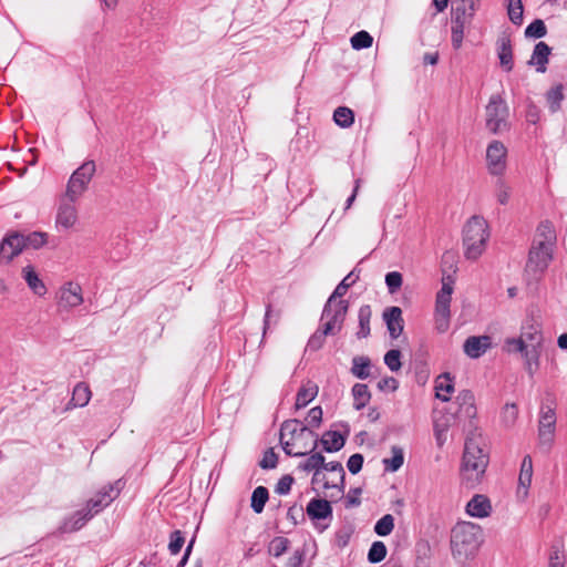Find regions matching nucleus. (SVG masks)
I'll return each instance as SVG.
<instances>
[{
	"label": "nucleus",
	"instance_id": "1",
	"mask_svg": "<svg viewBox=\"0 0 567 567\" xmlns=\"http://www.w3.org/2000/svg\"><path fill=\"white\" fill-rule=\"evenodd\" d=\"M125 483L117 480L103 486L96 492L95 496L86 502L84 508L76 511L72 516L68 517L60 526L62 533H72L82 528L94 515L109 506L118 497Z\"/></svg>",
	"mask_w": 567,
	"mask_h": 567
},
{
	"label": "nucleus",
	"instance_id": "2",
	"mask_svg": "<svg viewBox=\"0 0 567 567\" xmlns=\"http://www.w3.org/2000/svg\"><path fill=\"white\" fill-rule=\"evenodd\" d=\"M483 439L478 435L468 436L465 441L461 464V481L467 488L476 487L488 465V454L482 447Z\"/></svg>",
	"mask_w": 567,
	"mask_h": 567
},
{
	"label": "nucleus",
	"instance_id": "3",
	"mask_svg": "<svg viewBox=\"0 0 567 567\" xmlns=\"http://www.w3.org/2000/svg\"><path fill=\"white\" fill-rule=\"evenodd\" d=\"M483 543V530L471 522L457 523L451 530V550L455 558L474 557Z\"/></svg>",
	"mask_w": 567,
	"mask_h": 567
},
{
	"label": "nucleus",
	"instance_id": "4",
	"mask_svg": "<svg viewBox=\"0 0 567 567\" xmlns=\"http://www.w3.org/2000/svg\"><path fill=\"white\" fill-rule=\"evenodd\" d=\"M489 237L488 225L481 216H472L463 229V245L467 259H477L485 249Z\"/></svg>",
	"mask_w": 567,
	"mask_h": 567
},
{
	"label": "nucleus",
	"instance_id": "5",
	"mask_svg": "<svg viewBox=\"0 0 567 567\" xmlns=\"http://www.w3.org/2000/svg\"><path fill=\"white\" fill-rule=\"evenodd\" d=\"M511 113L501 94H493L485 106V127L493 135H502L511 130Z\"/></svg>",
	"mask_w": 567,
	"mask_h": 567
},
{
	"label": "nucleus",
	"instance_id": "6",
	"mask_svg": "<svg viewBox=\"0 0 567 567\" xmlns=\"http://www.w3.org/2000/svg\"><path fill=\"white\" fill-rule=\"evenodd\" d=\"M553 260V248L542 243H532L525 266L528 282L538 281Z\"/></svg>",
	"mask_w": 567,
	"mask_h": 567
},
{
	"label": "nucleus",
	"instance_id": "7",
	"mask_svg": "<svg viewBox=\"0 0 567 567\" xmlns=\"http://www.w3.org/2000/svg\"><path fill=\"white\" fill-rule=\"evenodd\" d=\"M96 166L94 161L84 162L76 168L66 185L65 194L71 200H78L86 192L89 184L94 176Z\"/></svg>",
	"mask_w": 567,
	"mask_h": 567
},
{
	"label": "nucleus",
	"instance_id": "8",
	"mask_svg": "<svg viewBox=\"0 0 567 567\" xmlns=\"http://www.w3.org/2000/svg\"><path fill=\"white\" fill-rule=\"evenodd\" d=\"M556 429V412L553 400H546L540 406L538 437L542 444H550Z\"/></svg>",
	"mask_w": 567,
	"mask_h": 567
},
{
	"label": "nucleus",
	"instance_id": "9",
	"mask_svg": "<svg viewBox=\"0 0 567 567\" xmlns=\"http://www.w3.org/2000/svg\"><path fill=\"white\" fill-rule=\"evenodd\" d=\"M507 148L501 141H492L486 150L487 171L493 176H502L506 171Z\"/></svg>",
	"mask_w": 567,
	"mask_h": 567
},
{
	"label": "nucleus",
	"instance_id": "10",
	"mask_svg": "<svg viewBox=\"0 0 567 567\" xmlns=\"http://www.w3.org/2000/svg\"><path fill=\"white\" fill-rule=\"evenodd\" d=\"M21 231H10L0 243V262L9 264L24 249Z\"/></svg>",
	"mask_w": 567,
	"mask_h": 567
},
{
	"label": "nucleus",
	"instance_id": "11",
	"mask_svg": "<svg viewBox=\"0 0 567 567\" xmlns=\"http://www.w3.org/2000/svg\"><path fill=\"white\" fill-rule=\"evenodd\" d=\"M349 309V301L348 300H338L336 305L332 306V311L329 317H323L322 319L327 318V322L322 326L321 331L329 334H336L339 332L342 328L343 321L346 319V316L348 313Z\"/></svg>",
	"mask_w": 567,
	"mask_h": 567
},
{
	"label": "nucleus",
	"instance_id": "12",
	"mask_svg": "<svg viewBox=\"0 0 567 567\" xmlns=\"http://www.w3.org/2000/svg\"><path fill=\"white\" fill-rule=\"evenodd\" d=\"M75 202L68 198L66 194L61 198L55 220L58 227L69 229L74 226L78 220Z\"/></svg>",
	"mask_w": 567,
	"mask_h": 567
},
{
	"label": "nucleus",
	"instance_id": "13",
	"mask_svg": "<svg viewBox=\"0 0 567 567\" xmlns=\"http://www.w3.org/2000/svg\"><path fill=\"white\" fill-rule=\"evenodd\" d=\"M83 302L82 288L79 284L66 282L60 289L59 306L70 309Z\"/></svg>",
	"mask_w": 567,
	"mask_h": 567
},
{
	"label": "nucleus",
	"instance_id": "14",
	"mask_svg": "<svg viewBox=\"0 0 567 567\" xmlns=\"http://www.w3.org/2000/svg\"><path fill=\"white\" fill-rule=\"evenodd\" d=\"M383 320L385 321L389 334L392 339H398L403 332L404 320L402 309L396 306L388 307L383 311Z\"/></svg>",
	"mask_w": 567,
	"mask_h": 567
},
{
	"label": "nucleus",
	"instance_id": "15",
	"mask_svg": "<svg viewBox=\"0 0 567 567\" xmlns=\"http://www.w3.org/2000/svg\"><path fill=\"white\" fill-rule=\"evenodd\" d=\"M315 437L310 452H313L319 443L327 453L338 452L346 444V437L338 431H327L320 440H318L317 435Z\"/></svg>",
	"mask_w": 567,
	"mask_h": 567
},
{
	"label": "nucleus",
	"instance_id": "16",
	"mask_svg": "<svg viewBox=\"0 0 567 567\" xmlns=\"http://www.w3.org/2000/svg\"><path fill=\"white\" fill-rule=\"evenodd\" d=\"M491 347V337L488 336H471L464 344L463 350L465 354L472 359L482 357L486 350Z\"/></svg>",
	"mask_w": 567,
	"mask_h": 567
},
{
	"label": "nucleus",
	"instance_id": "17",
	"mask_svg": "<svg viewBox=\"0 0 567 567\" xmlns=\"http://www.w3.org/2000/svg\"><path fill=\"white\" fill-rule=\"evenodd\" d=\"M306 512L308 517L313 522L332 518L331 503L323 498H312L308 503Z\"/></svg>",
	"mask_w": 567,
	"mask_h": 567
},
{
	"label": "nucleus",
	"instance_id": "18",
	"mask_svg": "<svg viewBox=\"0 0 567 567\" xmlns=\"http://www.w3.org/2000/svg\"><path fill=\"white\" fill-rule=\"evenodd\" d=\"M458 405L457 413L467 419L476 416L475 396L471 390H462L455 398Z\"/></svg>",
	"mask_w": 567,
	"mask_h": 567
},
{
	"label": "nucleus",
	"instance_id": "19",
	"mask_svg": "<svg viewBox=\"0 0 567 567\" xmlns=\"http://www.w3.org/2000/svg\"><path fill=\"white\" fill-rule=\"evenodd\" d=\"M492 506L489 499L482 494H476L466 505V512L473 517H487L491 514Z\"/></svg>",
	"mask_w": 567,
	"mask_h": 567
},
{
	"label": "nucleus",
	"instance_id": "20",
	"mask_svg": "<svg viewBox=\"0 0 567 567\" xmlns=\"http://www.w3.org/2000/svg\"><path fill=\"white\" fill-rule=\"evenodd\" d=\"M454 278L451 274H446V270L443 269L442 277V288L436 293L435 306H439L442 311L446 309V307L451 306V296L453 292Z\"/></svg>",
	"mask_w": 567,
	"mask_h": 567
},
{
	"label": "nucleus",
	"instance_id": "21",
	"mask_svg": "<svg viewBox=\"0 0 567 567\" xmlns=\"http://www.w3.org/2000/svg\"><path fill=\"white\" fill-rule=\"evenodd\" d=\"M21 274L28 287L32 290L34 295L42 297L47 293V287L43 280L39 277L33 266L28 265L23 267Z\"/></svg>",
	"mask_w": 567,
	"mask_h": 567
},
{
	"label": "nucleus",
	"instance_id": "22",
	"mask_svg": "<svg viewBox=\"0 0 567 567\" xmlns=\"http://www.w3.org/2000/svg\"><path fill=\"white\" fill-rule=\"evenodd\" d=\"M476 11V3L474 0H462V2L454 9L452 22L460 24H468Z\"/></svg>",
	"mask_w": 567,
	"mask_h": 567
},
{
	"label": "nucleus",
	"instance_id": "23",
	"mask_svg": "<svg viewBox=\"0 0 567 567\" xmlns=\"http://www.w3.org/2000/svg\"><path fill=\"white\" fill-rule=\"evenodd\" d=\"M353 272L346 276L341 282L336 287L332 295L328 298V301L323 308V317H329L332 311V306L336 305L337 298H341L347 293V290L355 282V278L352 279Z\"/></svg>",
	"mask_w": 567,
	"mask_h": 567
},
{
	"label": "nucleus",
	"instance_id": "24",
	"mask_svg": "<svg viewBox=\"0 0 567 567\" xmlns=\"http://www.w3.org/2000/svg\"><path fill=\"white\" fill-rule=\"evenodd\" d=\"M91 395L90 386L85 382H79L73 389L72 398L66 404L65 410L85 406L89 403Z\"/></svg>",
	"mask_w": 567,
	"mask_h": 567
},
{
	"label": "nucleus",
	"instance_id": "25",
	"mask_svg": "<svg viewBox=\"0 0 567 567\" xmlns=\"http://www.w3.org/2000/svg\"><path fill=\"white\" fill-rule=\"evenodd\" d=\"M305 433L316 436V433L311 431L307 425L297 419L287 420L281 424L280 434L281 436L290 435L291 440H295Z\"/></svg>",
	"mask_w": 567,
	"mask_h": 567
},
{
	"label": "nucleus",
	"instance_id": "26",
	"mask_svg": "<svg viewBox=\"0 0 567 567\" xmlns=\"http://www.w3.org/2000/svg\"><path fill=\"white\" fill-rule=\"evenodd\" d=\"M556 231L554 229L551 221H540V224L537 226L536 235L533 243H542L545 246L553 248L556 244Z\"/></svg>",
	"mask_w": 567,
	"mask_h": 567
},
{
	"label": "nucleus",
	"instance_id": "27",
	"mask_svg": "<svg viewBox=\"0 0 567 567\" xmlns=\"http://www.w3.org/2000/svg\"><path fill=\"white\" fill-rule=\"evenodd\" d=\"M497 52L501 65L508 71L513 68V52L509 35L503 33L497 40Z\"/></svg>",
	"mask_w": 567,
	"mask_h": 567
},
{
	"label": "nucleus",
	"instance_id": "28",
	"mask_svg": "<svg viewBox=\"0 0 567 567\" xmlns=\"http://www.w3.org/2000/svg\"><path fill=\"white\" fill-rule=\"evenodd\" d=\"M436 398L442 400L443 402L450 401V395L454 391L453 379L449 372H445L437 377L436 384Z\"/></svg>",
	"mask_w": 567,
	"mask_h": 567
},
{
	"label": "nucleus",
	"instance_id": "29",
	"mask_svg": "<svg viewBox=\"0 0 567 567\" xmlns=\"http://www.w3.org/2000/svg\"><path fill=\"white\" fill-rule=\"evenodd\" d=\"M549 54L550 48L545 42H538L535 45L534 52L528 63L533 66H536V71H545V64L547 63Z\"/></svg>",
	"mask_w": 567,
	"mask_h": 567
},
{
	"label": "nucleus",
	"instance_id": "30",
	"mask_svg": "<svg viewBox=\"0 0 567 567\" xmlns=\"http://www.w3.org/2000/svg\"><path fill=\"white\" fill-rule=\"evenodd\" d=\"M533 477V462L532 457L529 455H526L523 458L522 466H520V473L518 477V492L520 488H524V495H527V489L530 486Z\"/></svg>",
	"mask_w": 567,
	"mask_h": 567
},
{
	"label": "nucleus",
	"instance_id": "31",
	"mask_svg": "<svg viewBox=\"0 0 567 567\" xmlns=\"http://www.w3.org/2000/svg\"><path fill=\"white\" fill-rule=\"evenodd\" d=\"M371 360L365 355H357L352 359L351 373L358 379L365 380L370 375Z\"/></svg>",
	"mask_w": 567,
	"mask_h": 567
},
{
	"label": "nucleus",
	"instance_id": "32",
	"mask_svg": "<svg viewBox=\"0 0 567 567\" xmlns=\"http://www.w3.org/2000/svg\"><path fill=\"white\" fill-rule=\"evenodd\" d=\"M352 395L354 399L353 408L357 411L362 410L370 401L371 393L367 384L355 383L352 388Z\"/></svg>",
	"mask_w": 567,
	"mask_h": 567
},
{
	"label": "nucleus",
	"instance_id": "33",
	"mask_svg": "<svg viewBox=\"0 0 567 567\" xmlns=\"http://www.w3.org/2000/svg\"><path fill=\"white\" fill-rule=\"evenodd\" d=\"M324 465V456L321 453H312L306 462L299 464V468L305 472L316 471L312 477V484L317 482L319 470Z\"/></svg>",
	"mask_w": 567,
	"mask_h": 567
},
{
	"label": "nucleus",
	"instance_id": "34",
	"mask_svg": "<svg viewBox=\"0 0 567 567\" xmlns=\"http://www.w3.org/2000/svg\"><path fill=\"white\" fill-rule=\"evenodd\" d=\"M23 249L33 248L40 249L48 243V234L44 231H32L29 234L22 233Z\"/></svg>",
	"mask_w": 567,
	"mask_h": 567
},
{
	"label": "nucleus",
	"instance_id": "35",
	"mask_svg": "<svg viewBox=\"0 0 567 567\" xmlns=\"http://www.w3.org/2000/svg\"><path fill=\"white\" fill-rule=\"evenodd\" d=\"M520 337L525 339L527 347H540L543 343V333L538 324L525 327Z\"/></svg>",
	"mask_w": 567,
	"mask_h": 567
},
{
	"label": "nucleus",
	"instance_id": "36",
	"mask_svg": "<svg viewBox=\"0 0 567 567\" xmlns=\"http://www.w3.org/2000/svg\"><path fill=\"white\" fill-rule=\"evenodd\" d=\"M269 498V492L265 486H258L254 489L250 499V506L256 514L262 513Z\"/></svg>",
	"mask_w": 567,
	"mask_h": 567
},
{
	"label": "nucleus",
	"instance_id": "37",
	"mask_svg": "<svg viewBox=\"0 0 567 567\" xmlns=\"http://www.w3.org/2000/svg\"><path fill=\"white\" fill-rule=\"evenodd\" d=\"M372 311L370 306L365 305L359 309V331L357 332V337L359 339L367 338L370 334V320H371Z\"/></svg>",
	"mask_w": 567,
	"mask_h": 567
},
{
	"label": "nucleus",
	"instance_id": "38",
	"mask_svg": "<svg viewBox=\"0 0 567 567\" xmlns=\"http://www.w3.org/2000/svg\"><path fill=\"white\" fill-rule=\"evenodd\" d=\"M326 471L329 472H338L340 474V482L339 484H330L329 482H324L323 487L324 488H338L339 493L343 494L344 492V481H346V473L342 464L340 462H329L326 463L322 466Z\"/></svg>",
	"mask_w": 567,
	"mask_h": 567
},
{
	"label": "nucleus",
	"instance_id": "39",
	"mask_svg": "<svg viewBox=\"0 0 567 567\" xmlns=\"http://www.w3.org/2000/svg\"><path fill=\"white\" fill-rule=\"evenodd\" d=\"M563 90L564 86L561 84H557L546 93V101L549 105L550 112L553 113H556L561 107V101L564 100Z\"/></svg>",
	"mask_w": 567,
	"mask_h": 567
},
{
	"label": "nucleus",
	"instance_id": "40",
	"mask_svg": "<svg viewBox=\"0 0 567 567\" xmlns=\"http://www.w3.org/2000/svg\"><path fill=\"white\" fill-rule=\"evenodd\" d=\"M333 120L342 128L350 127L354 122V113L347 106H339L333 113Z\"/></svg>",
	"mask_w": 567,
	"mask_h": 567
},
{
	"label": "nucleus",
	"instance_id": "41",
	"mask_svg": "<svg viewBox=\"0 0 567 567\" xmlns=\"http://www.w3.org/2000/svg\"><path fill=\"white\" fill-rule=\"evenodd\" d=\"M317 393L318 386L316 384L300 388L296 398V408L301 409L308 405L316 398Z\"/></svg>",
	"mask_w": 567,
	"mask_h": 567
},
{
	"label": "nucleus",
	"instance_id": "42",
	"mask_svg": "<svg viewBox=\"0 0 567 567\" xmlns=\"http://www.w3.org/2000/svg\"><path fill=\"white\" fill-rule=\"evenodd\" d=\"M391 451L393 456L391 458H384L383 464L386 471L396 472L404 462L403 450L399 446H392Z\"/></svg>",
	"mask_w": 567,
	"mask_h": 567
},
{
	"label": "nucleus",
	"instance_id": "43",
	"mask_svg": "<svg viewBox=\"0 0 567 567\" xmlns=\"http://www.w3.org/2000/svg\"><path fill=\"white\" fill-rule=\"evenodd\" d=\"M524 7L522 0H508L507 14L512 23L520 25L523 23Z\"/></svg>",
	"mask_w": 567,
	"mask_h": 567
},
{
	"label": "nucleus",
	"instance_id": "44",
	"mask_svg": "<svg viewBox=\"0 0 567 567\" xmlns=\"http://www.w3.org/2000/svg\"><path fill=\"white\" fill-rule=\"evenodd\" d=\"M394 528V518L391 514L382 516L374 525V533L379 536H388Z\"/></svg>",
	"mask_w": 567,
	"mask_h": 567
},
{
	"label": "nucleus",
	"instance_id": "45",
	"mask_svg": "<svg viewBox=\"0 0 567 567\" xmlns=\"http://www.w3.org/2000/svg\"><path fill=\"white\" fill-rule=\"evenodd\" d=\"M289 544L290 540L288 538L284 536H277L270 542L268 546V553L274 557H280L284 553L287 551Z\"/></svg>",
	"mask_w": 567,
	"mask_h": 567
},
{
	"label": "nucleus",
	"instance_id": "46",
	"mask_svg": "<svg viewBox=\"0 0 567 567\" xmlns=\"http://www.w3.org/2000/svg\"><path fill=\"white\" fill-rule=\"evenodd\" d=\"M350 42L354 50L368 49L372 45L373 38L367 31H359L351 37Z\"/></svg>",
	"mask_w": 567,
	"mask_h": 567
},
{
	"label": "nucleus",
	"instance_id": "47",
	"mask_svg": "<svg viewBox=\"0 0 567 567\" xmlns=\"http://www.w3.org/2000/svg\"><path fill=\"white\" fill-rule=\"evenodd\" d=\"M386 546L382 542H374L368 553V560L371 564H378L382 561L386 556Z\"/></svg>",
	"mask_w": 567,
	"mask_h": 567
},
{
	"label": "nucleus",
	"instance_id": "48",
	"mask_svg": "<svg viewBox=\"0 0 567 567\" xmlns=\"http://www.w3.org/2000/svg\"><path fill=\"white\" fill-rule=\"evenodd\" d=\"M450 318V307H446V309L442 311L439 306H435V323L439 332H445L449 329Z\"/></svg>",
	"mask_w": 567,
	"mask_h": 567
},
{
	"label": "nucleus",
	"instance_id": "49",
	"mask_svg": "<svg viewBox=\"0 0 567 567\" xmlns=\"http://www.w3.org/2000/svg\"><path fill=\"white\" fill-rule=\"evenodd\" d=\"M502 422L505 426H513L518 417V408L515 403H506L502 410Z\"/></svg>",
	"mask_w": 567,
	"mask_h": 567
},
{
	"label": "nucleus",
	"instance_id": "50",
	"mask_svg": "<svg viewBox=\"0 0 567 567\" xmlns=\"http://www.w3.org/2000/svg\"><path fill=\"white\" fill-rule=\"evenodd\" d=\"M547 33L546 25L543 20L536 19L534 20L526 29H525V35L527 38H535L539 39L545 37Z\"/></svg>",
	"mask_w": 567,
	"mask_h": 567
},
{
	"label": "nucleus",
	"instance_id": "51",
	"mask_svg": "<svg viewBox=\"0 0 567 567\" xmlns=\"http://www.w3.org/2000/svg\"><path fill=\"white\" fill-rule=\"evenodd\" d=\"M384 363L391 371H399L402 367L401 351L399 349H391L384 355Z\"/></svg>",
	"mask_w": 567,
	"mask_h": 567
},
{
	"label": "nucleus",
	"instance_id": "52",
	"mask_svg": "<svg viewBox=\"0 0 567 567\" xmlns=\"http://www.w3.org/2000/svg\"><path fill=\"white\" fill-rule=\"evenodd\" d=\"M495 186H496L495 195H496L497 202L501 205H506L509 200L511 187L507 185V183L503 178H498L496 181Z\"/></svg>",
	"mask_w": 567,
	"mask_h": 567
},
{
	"label": "nucleus",
	"instance_id": "53",
	"mask_svg": "<svg viewBox=\"0 0 567 567\" xmlns=\"http://www.w3.org/2000/svg\"><path fill=\"white\" fill-rule=\"evenodd\" d=\"M538 348L539 347H528V348H526V350H524L522 352L526 360V368L530 375L534 373L533 363L535 364L536 368L538 367V359H539Z\"/></svg>",
	"mask_w": 567,
	"mask_h": 567
},
{
	"label": "nucleus",
	"instance_id": "54",
	"mask_svg": "<svg viewBox=\"0 0 567 567\" xmlns=\"http://www.w3.org/2000/svg\"><path fill=\"white\" fill-rule=\"evenodd\" d=\"M385 284L390 293H395L403 284V277L399 271H391L385 275Z\"/></svg>",
	"mask_w": 567,
	"mask_h": 567
},
{
	"label": "nucleus",
	"instance_id": "55",
	"mask_svg": "<svg viewBox=\"0 0 567 567\" xmlns=\"http://www.w3.org/2000/svg\"><path fill=\"white\" fill-rule=\"evenodd\" d=\"M184 543H185V538L183 536V533L181 530H174L171 534L169 544H168V549H169L171 554L172 555L178 554L181 551Z\"/></svg>",
	"mask_w": 567,
	"mask_h": 567
},
{
	"label": "nucleus",
	"instance_id": "56",
	"mask_svg": "<svg viewBox=\"0 0 567 567\" xmlns=\"http://www.w3.org/2000/svg\"><path fill=\"white\" fill-rule=\"evenodd\" d=\"M278 463V455L275 453L274 449H268L259 462V466L262 470H271L277 466Z\"/></svg>",
	"mask_w": 567,
	"mask_h": 567
},
{
	"label": "nucleus",
	"instance_id": "57",
	"mask_svg": "<svg viewBox=\"0 0 567 567\" xmlns=\"http://www.w3.org/2000/svg\"><path fill=\"white\" fill-rule=\"evenodd\" d=\"M293 482L295 478L290 474L281 476L275 487V492L279 495H287L290 492Z\"/></svg>",
	"mask_w": 567,
	"mask_h": 567
},
{
	"label": "nucleus",
	"instance_id": "58",
	"mask_svg": "<svg viewBox=\"0 0 567 567\" xmlns=\"http://www.w3.org/2000/svg\"><path fill=\"white\" fill-rule=\"evenodd\" d=\"M326 337L327 334L323 333L321 331V329H318L309 339L308 341V349H310L311 351H318L319 349L322 348V346L324 344V340H326Z\"/></svg>",
	"mask_w": 567,
	"mask_h": 567
},
{
	"label": "nucleus",
	"instance_id": "59",
	"mask_svg": "<svg viewBox=\"0 0 567 567\" xmlns=\"http://www.w3.org/2000/svg\"><path fill=\"white\" fill-rule=\"evenodd\" d=\"M364 457L360 453L351 455L347 462V467L351 474H358L363 466Z\"/></svg>",
	"mask_w": 567,
	"mask_h": 567
},
{
	"label": "nucleus",
	"instance_id": "60",
	"mask_svg": "<svg viewBox=\"0 0 567 567\" xmlns=\"http://www.w3.org/2000/svg\"><path fill=\"white\" fill-rule=\"evenodd\" d=\"M452 44L455 49H458L462 44L464 37V29L466 25L452 22Z\"/></svg>",
	"mask_w": 567,
	"mask_h": 567
},
{
	"label": "nucleus",
	"instance_id": "61",
	"mask_svg": "<svg viewBox=\"0 0 567 567\" xmlns=\"http://www.w3.org/2000/svg\"><path fill=\"white\" fill-rule=\"evenodd\" d=\"M287 518L291 520L293 525H297L299 520H305L303 507L301 505H292L288 508Z\"/></svg>",
	"mask_w": 567,
	"mask_h": 567
},
{
	"label": "nucleus",
	"instance_id": "62",
	"mask_svg": "<svg viewBox=\"0 0 567 567\" xmlns=\"http://www.w3.org/2000/svg\"><path fill=\"white\" fill-rule=\"evenodd\" d=\"M449 420L446 419L444 422V429H441V421L437 420L434 422V434L439 446H442L446 440V432L449 430Z\"/></svg>",
	"mask_w": 567,
	"mask_h": 567
},
{
	"label": "nucleus",
	"instance_id": "63",
	"mask_svg": "<svg viewBox=\"0 0 567 567\" xmlns=\"http://www.w3.org/2000/svg\"><path fill=\"white\" fill-rule=\"evenodd\" d=\"M307 422L310 426L318 427L322 422V409L321 406H315L310 409L307 415Z\"/></svg>",
	"mask_w": 567,
	"mask_h": 567
},
{
	"label": "nucleus",
	"instance_id": "64",
	"mask_svg": "<svg viewBox=\"0 0 567 567\" xmlns=\"http://www.w3.org/2000/svg\"><path fill=\"white\" fill-rule=\"evenodd\" d=\"M506 347L508 352H523L526 350L527 344L525 343V339L519 337L518 339H507Z\"/></svg>",
	"mask_w": 567,
	"mask_h": 567
}]
</instances>
